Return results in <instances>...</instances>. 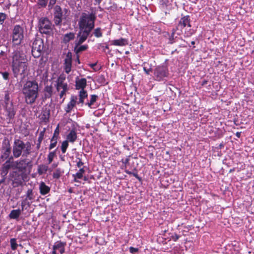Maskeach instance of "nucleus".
I'll use <instances>...</instances> for the list:
<instances>
[{
  "instance_id": "f257e3e1",
  "label": "nucleus",
  "mask_w": 254,
  "mask_h": 254,
  "mask_svg": "<svg viewBox=\"0 0 254 254\" xmlns=\"http://www.w3.org/2000/svg\"><path fill=\"white\" fill-rule=\"evenodd\" d=\"M96 16L93 13H82L79 22V31L77 34L78 44L83 43L94 27Z\"/></svg>"
},
{
  "instance_id": "f03ea898",
  "label": "nucleus",
  "mask_w": 254,
  "mask_h": 254,
  "mask_svg": "<svg viewBox=\"0 0 254 254\" xmlns=\"http://www.w3.org/2000/svg\"><path fill=\"white\" fill-rule=\"evenodd\" d=\"M25 102L29 105L34 104L38 97V84L35 80L27 81L22 89Z\"/></svg>"
},
{
  "instance_id": "7ed1b4c3",
  "label": "nucleus",
  "mask_w": 254,
  "mask_h": 254,
  "mask_svg": "<svg viewBox=\"0 0 254 254\" xmlns=\"http://www.w3.org/2000/svg\"><path fill=\"white\" fill-rule=\"evenodd\" d=\"M169 75L168 67L167 65L163 64L158 65L154 69V77L157 81H163L165 78Z\"/></svg>"
},
{
  "instance_id": "20e7f679",
  "label": "nucleus",
  "mask_w": 254,
  "mask_h": 254,
  "mask_svg": "<svg viewBox=\"0 0 254 254\" xmlns=\"http://www.w3.org/2000/svg\"><path fill=\"white\" fill-rule=\"evenodd\" d=\"M11 37L13 45H20L24 38L23 28L19 25H15L12 30Z\"/></svg>"
},
{
  "instance_id": "39448f33",
  "label": "nucleus",
  "mask_w": 254,
  "mask_h": 254,
  "mask_svg": "<svg viewBox=\"0 0 254 254\" xmlns=\"http://www.w3.org/2000/svg\"><path fill=\"white\" fill-rule=\"evenodd\" d=\"M44 43L43 41L41 38L36 39L32 44V54L35 58L40 57L43 52Z\"/></svg>"
},
{
  "instance_id": "423d86ee",
  "label": "nucleus",
  "mask_w": 254,
  "mask_h": 254,
  "mask_svg": "<svg viewBox=\"0 0 254 254\" xmlns=\"http://www.w3.org/2000/svg\"><path fill=\"white\" fill-rule=\"evenodd\" d=\"M12 71L14 77H16L18 75H22L25 73L27 69V64L26 62L12 63Z\"/></svg>"
},
{
  "instance_id": "0eeeda50",
  "label": "nucleus",
  "mask_w": 254,
  "mask_h": 254,
  "mask_svg": "<svg viewBox=\"0 0 254 254\" xmlns=\"http://www.w3.org/2000/svg\"><path fill=\"white\" fill-rule=\"evenodd\" d=\"M25 148V144L23 141L19 139H15L12 148L13 158H17L19 157Z\"/></svg>"
},
{
  "instance_id": "6e6552de",
  "label": "nucleus",
  "mask_w": 254,
  "mask_h": 254,
  "mask_svg": "<svg viewBox=\"0 0 254 254\" xmlns=\"http://www.w3.org/2000/svg\"><path fill=\"white\" fill-rule=\"evenodd\" d=\"M52 23L47 18H42L39 20V29L41 33L49 34L52 31Z\"/></svg>"
},
{
  "instance_id": "1a4fd4ad",
  "label": "nucleus",
  "mask_w": 254,
  "mask_h": 254,
  "mask_svg": "<svg viewBox=\"0 0 254 254\" xmlns=\"http://www.w3.org/2000/svg\"><path fill=\"white\" fill-rule=\"evenodd\" d=\"M54 21L56 25L61 24L62 21L63 12L61 7L59 5H56L54 8Z\"/></svg>"
},
{
  "instance_id": "9d476101",
  "label": "nucleus",
  "mask_w": 254,
  "mask_h": 254,
  "mask_svg": "<svg viewBox=\"0 0 254 254\" xmlns=\"http://www.w3.org/2000/svg\"><path fill=\"white\" fill-rule=\"evenodd\" d=\"M13 157L11 156L6 160L2 165L0 175L1 176H6L9 170L12 168V165Z\"/></svg>"
},
{
  "instance_id": "9b49d317",
  "label": "nucleus",
  "mask_w": 254,
  "mask_h": 254,
  "mask_svg": "<svg viewBox=\"0 0 254 254\" xmlns=\"http://www.w3.org/2000/svg\"><path fill=\"white\" fill-rule=\"evenodd\" d=\"M64 69L66 73H69L71 71V64H72V54L71 52H68L64 59Z\"/></svg>"
},
{
  "instance_id": "f8f14e48",
  "label": "nucleus",
  "mask_w": 254,
  "mask_h": 254,
  "mask_svg": "<svg viewBox=\"0 0 254 254\" xmlns=\"http://www.w3.org/2000/svg\"><path fill=\"white\" fill-rule=\"evenodd\" d=\"M17 168L19 170H25L27 166H31V162L28 159L24 158L21 159L15 162Z\"/></svg>"
},
{
  "instance_id": "ddd939ff",
  "label": "nucleus",
  "mask_w": 254,
  "mask_h": 254,
  "mask_svg": "<svg viewBox=\"0 0 254 254\" xmlns=\"http://www.w3.org/2000/svg\"><path fill=\"white\" fill-rule=\"evenodd\" d=\"M65 244L61 242H56L53 247V254H63L64 251Z\"/></svg>"
},
{
  "instance_id": "4468645a",
  "label": "nucleus",
  "mask_w": 254,
  "mask_h": 254,
  "mask_svg": "<svg viewBox=\"0 0 254 254\" xmlns=\"http://www.w3.org/2000/svg\"><path fill=\"white\" fill-rule=\"evenodd\" d=\"M186 26H188L189 27H191L190 18L189 15L185 16L180 19L178 24L177 28H180L181 29H183Z\"/></svg>"
},
{
  "instance_id": "2eb2a0df",
  "label": "nucleus",
  "mask_w": 254,
  "mask_h": 254,
  "mask_svg": "<svg viewBox=\"0 0 254 254\" xmlns=\"http://www.w3.org/2000/svg\"><path fill=\"white\" fill-rule=\"evenodd\" d=\"M5 108L7 113V116L8 118L10 119L13 118L15 116V111L12 102H6Z\"/></svg>"
},
{
  "instance_id": "dca6fc26",
  "label": "nucleus",
  "mask_w": 254,
  "mask_h": 254,
  "mask_svg": "<svg viewBox=\"0 0 254 254\" xmlns=\"http://www.w3.org/2000/svg\"><path fill=\"white\" fill-rule=\"evenodd\" d=\"M25 55L19 51H15L13 53L12 63L25 62Z\"/></svg>"
},
{
  "instance_id": "f3484780",
  "label": "nucleus",
  "mask_w": 254,
  "mask_h": 254,
  "mask_svg": "<svg viewBox=\"0 0 254 254\" xmlns=\"http://www.w3.org/2000/svg\"><path fill=\"white\" fill-rule=\"evenodd\" d=\"M87 85L86 79L84 78H79L77 77L75 79V88L77 90H84Z\"/></svg>"
},
{
  "instance_id": "a211bd4d",
  "label": "nucleus",
  "mask_w": 254,
  "mask_h": 254,
  "mask_svg": "<svg viewBox=\"0 0 254 254\" xmlns=\"http://www.w3.org/2000/svg\"><path fill=\"white\" fill-rule=\"evenodd\" d=\"M76 103L78 104L77 97L76 96H72L70 98V102L67 104L66 107L65 108L66 113H68L70 112L75 107Z\"/></svg>"
},
{
  "instance_id": "6ab92c4d",
  "label": "nucleus",
  "mask_w": 254,
  "mask_h": 254,
  "mask_svg": "<svg viewBox=\"0 0 254 254\" xmlns=\"http://www.w3.org/2000/svg\"><path fill=\"white\" fill-rule=\"evenodd\" d=\"M77 139V134L74 129H71L66 136V140L73 143Z\"/></svg>"
},
{
  "instance_id": "aec40b11",
  "label": "nucleus",
  "mask_w": 254,
  "mask_h": 254,
  "mask_svg": "<svg viewBox=\"0 0 254 254\" xmlns=\"http://www.w3.org/2000/svg\"><path fill=\"white\" fill-rule=\"evenodd\" d=\"M78 40L76 41L75 46L74 47V51L76 54L80 53L82 51L86 50L88 48V45H84L80 46L81 44H78Z\"/></svg>"
},
{
  "instance_id": "412c9836",
  "label": "nucleus",
  "mask_w": 254,
  "mask_h": 254,
  "mask_svg": "<svg viewBox=\"0 0 254 254\" xmlns=\"http://www.w3.org/2000/svg\"><path fill=\"white\" fill-rule=\"evenodd\" d=\"M39 190L41 194L45 195L50 191V188L42 182L40 184Z\"/></svg>"
},
{
  "instance_id": "4be33fe9",
  "label": "nucleus",
  "mask_w": 254,
  "mask_h": 254,
  "mask_svg": "<svg viewBox=\"0 0 254 254\" xmlns=\"http://www.w3.org/2000/svg\"><path fill=\"white\" fill-rule=\"evenodd\" d=\"M88 97V94L86 91L85 90H81L79 94V101L78 104H83L84 102V99H86Z\"/></svg>"
},
{
  "instance_id": "5701e85b",
  "label": "nucleus",
  "mask_w": 254,
  "mask_h": 254,
  "mask_svg": "<svg viewBox=\"0 0 254 254\" xmlns=\"http://www.w3.org/2000/svg\"><path fill=\"white\" fill-rule=\"evenodd\" d=\"M21 210L20 209H14L11 211L9 214V217L10 219H17L21 214Z\"/></svg>"
},
{
  "instance_id": "b1692460",
  "label": "nucleus",
  "mask_w": 254,
  "mask_h": 254,
  "mask_svg": "<svg viewBox=\"0 0 254 254\" xmlns=\"http://www.w3.org/2000/svg\"><path fill=\"white\" fill-rule=\"evenodd\" d=\"M48 170V166L45 164H41L38 166L37 172L39 175L45 174Z\"/></svg>"
},
{
  "instance_id": "393cba45",
  "label": "nucleus",
  "mask_w": 254,
  "mask_h": 254,
  "mask_svg": "<svg viewBox=\"0 0 254 254\" xmlns=\"http://www.w3.org/2000/svg\"><path fill=\"white\" fill-rule=\"evenodd\" d=\"M127 43L126 39L121 38L120 39L114 40L111 41V44L116 46H125Z\"/></svg>"
},
{
  "instance_id": "a878e982",
  "label": "nucleus",
  "mask_w": 254,
  "mask_h": 254,
  "mask_svg": "<svg viewBox=\"0 0 254 254\" xmlns=\"http://www.w3.org/2000/svg\"><path fill=\"white\" fill-rule=\"evenodd\" d=\"M45 96L46 98H50L53 95V88L52 86H46L44 88Z\"/></svg>"
},
{
  "instance_id": "bb28decb",
  "label": "nucleus",
  "mask_w": 254,
  "mask_h": 254,
  "mask_svg": "<svg viewBox=\"0 0 254 254\" xmlns=\"http://www.w3.org/2000/svg\"><path fill=\"white\" fill-rule=\"evenodd\" d=\"M74 38V34L73 33H67L64 35V38H63V41L64 43H67L71 40L73 39Z\"/></svg>"
},
{
  "instance_id": "cd10ccee",
  "label": "nucleus",
  "mask_w": 254,
  "mask_h": 254,
  "mask_svg": "<svg viewBox=\"0 0 254 254\" xmlns=\"http://www.w3.org/2000/svg\"><path fill=\"white\" fill-rule=\"evenodd\" d=\"M3 150L4 152L2 157L5 158V159L8 158L11 153V147L10 145L8 144L7 146L3 148Z\"/></svg>"
},
{
  "instance_id": "c85d7f7f",
  "label": "nucleus",
  "mask_w": 254,
  "mask_h": 254,
  "mask_svg": "<svg viewBox=\"0 0 254 254\" xmlns=\"http://www.w3.org/2000/svg\"><path fill=\"white\" fill-rule=\"evenodd\" d=\"M31 146L29 143L25 144V148L23 150V153L22 156L27 157L30 153Z\"/></svg>"
},
{
  "instance_id": "c756f323",
  "label": "nucleus",
  "mask_w": 254,
  "mask_h": 254,
  "mask_svg": "<svg viewBox=\"0 0 254 254\" xmlns=\"http://www.w3.org/2000/svg\"><path fill=\"white\" fill-rule=\"evenodd\" d=\"M64 80L65 77L63 75H60L57 80L56 86L67 84V83L64 82Z\"/></svg>"
},
{
  "instance_id": "7c9ffc66",
  "label": "nucleus",
  "mask_w": 254,
  "mask_h": 254,
  "mask_svg": "<svg viewBox=\"0 0 254 254\" xmlns=\"http://www.w3.org/2000/svg\"><path fill=\"white\" fill-rule=\"evenodd\" d=\"M93 34L97 38H100L102 36V31L101 28L98 27L94 29Z\"/></svg>"
},
{
  "instance_id": "2f4dec72",
  "label": "nucleus",
  "mask_w": 254,
  "mask_h": 254,
  "mask_svg": "<svg viewBox=\"0 0 254 254\" xmlns=\"http://www.w3.org/2000/svg\"><path fill=\"white\" fill-rule=\"evenodd\" d=\"M98 98V96L96 95H92L91 96V99L89 102H88L86 104L89 107H91V106L96 101Z\"/></svg>"
},
{
  "instance_id": "473e14b6",
  "label": "nucleus",
  "mask_w": 254,
  "mask_h": 254,
  "mask_svg": "<svg viewBox=\"0 0 254 254\" xmlns=\"http://www.w3.org/2000/svg\"><path fill=\"white\" fill-rule=\"evenodd\" d=\"M34 199L33 191L31 189H29L26 192V200H33Z\"/></svg>"
},
{
  "instance_id": "72a5a7b5",
  "label": "nucleus",
  "mask_w": 254,
  "mask_h": 254,
  "mask_svg": "<svg viewBox=\"0 0 254 254\" xmlns=\"http://www.w3.org/2000/svg\"><path fill=\"white\" fill-rule=\"evenodd\" d=\"M67 140H64L62 142L61 146L62 151L63 153L66 152V149L68 146V143Z\"/></svg>"
},
{
  "instance_id": "f704fd0d",
  "label": "nucleus",
  "mask_w": 254,
  "mask_h": 254,
  "mask_svg": "<svg viewBox=\"0 0 254 254\" xmlns=\"http://www.w3.org/2000/svg\"><path fill=\"white\" fill-rule=\"evenodd\" d=\"M10 246L11 249L12 250H15L17 249V244L16 243V240L15 238H12L10 239Z\"/></svg>"
},
{
  "instance_id": "c9c22d12",
  "label": "nucleus",
  "mask_w": 254,
  "mask_h": 254,
  "mask_svg": "<svg viewBox=\"0 0 254 254\" xmlns=\"http://www.w3.org/2000/svg\"><path fill=\"white\" fill-rule=\"evenodd\" d=\"M176 32L175 29H173L171 35L169 36V42L168 43L170 44H172L175 42V33Z\"/></svg>"
},
{
  "instance_id": "e433bc0d",
  "label": "nucleus",
  "mask_w": 254,
  "mask_h": 254,
  "mask_svg": "<svg viewBox=\"0 0 254 254\" xmlns=\"http://www.w3.org/2000/svg\"><path fill=\"white\" fill-rule=\"evenodd\" d=\"M62 174V172L61 169L58 168L55 170V171L53 173V178L54 179H59L61 177Z\"/></svg>"
},
{
  "instance_id": "4c0bfd02",
  "label": "nucleus",
  "mask_w": 254,
  "mask_h": 254,
  "mask_svg": "<svg viewBox=\"0 0 254 254\" xmlns=\"http://www.w3.org/2000/svg\"><path fill=\"white\" fill-rule=\"evenodd\" d=\"M59 134V127L58 125L54 131V135L51 139V141H54V140L55 139V138H56V140H57Z\"/></svg>"
},
{
  "instance_id": "58836bf2",
  "label": "nucleus",
  "mask_w": 254,
  "mask_h": 254,
  "mask_svg": "<svg viewBox=\"0 0 254 254\" xmlns=\"http://www.w3.org/2000/svg\"><path fill=\"white\" fill-rule=\"evenodd\" d=\"M85 172L84 168H81L79 169L78 172L75 175L76 177L78 179H81L83 177V174Z\"/></svg>"
},
{
  "instance_id": "ea45409f",
  "label": "nucleus",
  "mask_w": 254,
  "mask_h": 254,
  "mask_svg": "<svg viewBox=\"0 0 254 254\" xmlns=\"http://www.w3.org/2000/svg\"><path fill=\"white\" fill-rule=\"evenodd\" d=\"M55 155V152H50L48 156V159L49 161V163H51L54 159V157Z\"/></svg>"
},
{
  "instance_id": "a19ab883",
  "label": "nucleus",
  "mask_w": 254,
  "mask_h": 254,
  "mask_svg": "<svg viewBox=\"0 0 254 254\" xmlns=\"http://www.w3.org/2000/svg\"><path fill=\"white\" fill-rule=\"evenodd\" d=\"M57 90L60 92L61 90H68L67 84L56 86Z\"/></svg>"
},
{
  "instance_id": "79ce46f5",
  "label": "nucleus",
  "mask_w": 254,
  "mask_h": 254,
  "mask_svg": "<svg viewBox=\"0 0 254 254\" xmlns=\"http://www.w3.org/2000/svg\"><path fill=\"white\" fill-rule=\"evenodd\" d=\"M48 0H37L38 3L42 7H45L48 3Z\"/></svg>"
},
{
  "instance_id": "37998d69",
  "label": "nucleus",
  "mask_w": 254,
  "mask_h": 254,
  "mask_svg": "<svg viewBox=\"0 0 254 254\" xmlns=\"http://www.w3.org/2000/svg\"><path fill=\"white\" fill-rule=\"evenodd\" d=\"M194 34V32L192 30L190 29V30L188 31H185L184 33L185 37H190L191 35H192Z\"/></svg>"
},
{
  "instance_id": "c03bdc74",
  "label": "nucleus",
  "mask_w": 254,
  "mask_h": 254,
  "mask_svg": "<svg viewBox=\"0 0 254 254\" xmlns=\"http://www.w3.org/2000/svg\"><path fill=\"white\" fill-rule=\"evenodd\" d=\"M129 250L130 253L133 254H135L136 253H137L139 251V249L137 248H134L132 247H130L129 248Z\"/></svg>"
},
{
  "instance_id": "a18cd8bd",
  "label": "nucleus",
  "mask_w": 254,
  "mask_h": 254,
  "mask_svg": "<svg viewBox=\"0 0 254 254\" xmlns=\"http://www.w3.org/2000/svg\"><path fill=\"white\" fill-rule=\"evenodd\" d=\"M45 133V129L43 131H42L40 132L38 138V141L40 142V143H41L42 140L43 139L44 135Z\"/></svg>"
},
{
  "instance_id": "49530a36",
  "label": "nucleus",
  "mask_w": 254,
  "mask_h": 254,
  "mask_svg": "<svg viewBox=\"0 0 254 254\" xmlns=\"http://www.w3.org/2000/svg\"><path fill=\"white\" fill-rule=\"evenodd\" d=\"M127 173H128V174H129V175H132L133 176H134L138 180H139V181H141V178H140L138 176L137 172H129V171H128Z\"/></svg>"
},
{
  "instance_id": "de8ad7c7",
  "label": "nucleus",
  "mask_w": 254,
  "mask_h": 254,
  "mask_svg": "<svg viewBox=\"0 0 254 254\" xmlns=\"http://www.w3.org/2000/svg\"><path fill=\"white\" fill-rule=\"evenodd\" d=\"M57 0H50L49 4L48 5L49 9L52 8L54 5L56 3Z\"/></svg>"
},
{
  "instance_id": "09e8293b",
  "label": "nucleus",
  "mask_w": 254,
  "mask_h": 254,
  "mask_svg": "<svg viewBox=\"0 0 254 254\" xmlns=\"http://www.w3.org/2000/svg\"><path fill=\"white\" fill-rule=\"evenodd\" d=\"M6 18L5 15L4 13H0V24H2Z\"/></svg>"
},
{
  "instance_id": "8fccbe9b",
  "label": "nucleus",
  "mask_w": 254,
  "mask_h": 254,
  "mask_svg": "<svg viewBox=\"0 0 254 254\" xmlns=\"http://www.w3.org/2000/svg\"><path fill=\"white\" fill-rule=\"evenodd\" d=\"M51 142H52V143L50 144V146H49L50 149H52L56 146L57 143V140H56V138H55V139L54 140V141H51Z\"/></svg>"
},
{
  "instance_id": "3c124183",
  "label": "nucleus",
  "mask_w": 254,
  "mask_h": 254,
  "mask_svg": "<svg viewBox=\"0 0 254 254\" xmlns=\"http://www.w3.org/2000/svg\"><path fill=\"white\" fill-rule=\"evenodd\" d=\"M6 102H10L9 101V95L8 92L5 93L4 95V103L6 105Z\"/></svg>"
},
{
  "instance_id": "603ef678",
  "label": "nucleus",
  "mask_w": 254,
  "mask_h": 254,
  "mask_svg": "<svg viewBox=\"0 0 254 254\" xmlns=\"http://www.w3.org/2000/svg\"><path fill=\"white\" fill-rule=\"evenodd\" d=\"M180 237L179 235L177 234H175L174 235L172 236L171 238L174 242H176L180 238Z\"/></svg>"
},
{
  "instance_id": "864d4df0",
  "label": "nucleus",
  "mask_w": 254,
  "mask_h": 254,
  "mask_svg": "<svg viewBox=\"0 0 254 254\" xmlns=\"http://www.w3.org/2000/svg\"><path fill=\"white\" fill-rule=\"evenodd\" d=\"M143 70L147 75H149L150 72L152 71L151 68H147L145 66H143Z\"/></svg>"
},
{
  "instance_id": "5fc2aeb1",
  "label": "nucleus",
  "mask_w": 254,
  "mask_h": 254,
  "mask_svg": "<svg viewBox=\"0 0 254 254\" xmlns=\"http://www.w3.org/2000/svg\"><path fill=\"white\" fill-rule=\"evenodd\" d=\"M26 199L22 201V202H21V207H22V209H20L21 210V212L22 211H23L24 210V206H25V205L26 204ZM27 204H28V205H30V203L29 202H27Z\"/></svg>"
},
{
  "instance_id": "6e6d98bb",
  "label": "nucleus",
  "mask_w": 254,
  "mask_h": 254,
  "mask_svg": "<svg viewBox=\"0 0 254 254\" xmlns=\"http://www.w3.org/2000/svg\"><path fill=\"white\" fill-rule=\"evenodd\" d=\"M2 75L3 78L5 80H7L8 79L9 73L7 72H2Z\"/></svg>"
},
{
  "instance_id": "4d7b16f0",
  "label": "nucleus",
  "mask_w": 254,
  "mask_h": 254,
  "mask_svg": "<svg viewBox=\"0 0 254 254\" xmlns=\"http://www.w3.org/2000/svg\"><path fill=\"white\" fill-rule=\"evenodd\" d=\"M68 90H62L61 91H60V97L61 98H62L64 95H65V93Z\"/></svg>"
},
{
  "instance_id": "13d9d810",
  "label": "nucleus",
  "mask_w": 254,
  "mask_h": 254,
  "mask_svg": "<svg viewBox=\"0 0 254 254\" xmlns=\"http://www.w3.org/2000/svg\"><path fill=\"white\" fill-rule=\"evenodd\" d=\"M99 48H101L103 49V50L105 52V49H109V47L107 45L106 46H104V45H100Z\"/></svg>"
},
{
  "instance_id": "bf43d9fd",
  "label": "nucleus",
  "mask_w": 254,
  "mask_h": 254,
  "mask_svg": "<svg viewBox=\"0 0 254 254\" xmlns=\"http://www.w3.org/2000/svg\"><path fill=\"white\" fill-rule=\"evenodd\" d=\"M83 165V163L79 159V161L77 163V166L78 168L81 167Z\"/></svg>"
},
{
  "instance_id": "052dcab7",
  "label": "nucleus",
  "mask_w": 254,
  "mask_h": 254,
  "mask_svg": "<svg viewBox=\"0 0 254 254\" xmlns=\"http://www.w3.org/2000/svg\"><path fill=\"white\" fill-rule=\"evenodd\" d=\"M1 179L0 180V184L1 185V184L3 183L5 181V179H6V176H1Z\"/></svg>"
},
{
  "instance_id": "680f3d73",
  "label": "nucleus",
  "mask_w": 254,
  "mask_h": 254,
  "mask_svg": "<svg viewBox=\"0 0 254 254\" xmlns=\"http://www.w3.org/2000/svg\"><path fill=\"white\" fill-rule=\"evenodd\" d=\"M208 82V81L207 80H203L201 83V86H204L205 85H206Z\"/></svg>"
},
{
  "instance_id": "e2e57ef3",
  "label": "nucleus",
  "mask_w": 254,
  "mask_h": 254,
  "mask_svg": "<svg viewBox=\"0 0 254 254\" xmlns=\"http://www.w3.org/2000/svg\"><path fill=\"white\" fill-rule=\"evenodd\" d=\"M241 132H237L236 133V136L238 137V138H240V136H241Z\"/></svg>"
},
{
  "instance_id": "0e129e2a",
  "label": "nucleus",
  "mask_w": 254,
  "mask_h": 254,
  "mask_svg": "<svg viewBox=\"0 0 254 254\" xmlns=\"http://www.w3.org/2000/svg\"><path fill=\"white\" fill-rule=\"evenodd\" d=\"M73 177H74V182H78V181H77V177H76L75 175H73Z\"/></svg>"
},
{
  "instance_id": "69168bd1",
  "label": "nucleus",
  "mask_w": 254,
  "mask_h": 254,
  "mask_svg": "<svg viewBox=\"0 0 254 254\" xmlns=\"http://www.w3.org/2000/svg\"><path fill=\"white\" fill-rule=\"evenodd\" d=\"M40 144H41V143H40V142H38V143H37V147L38 148H39L40 146Z\"/></svg>"
},
{
  "instance_id": "338daca9",
  "label": "nucleus",
  "mask_w": 254,
  "mask_h": 254,
  "mask_svg": "<svg viewBox=\"0 0 254 254\" xmlns=\"http://www.w3.org/2000/svg\"><path fill=\"white\" fill-rule=\"evenodd\" d=\"M96 65V64H91V66L92 67H93L94 66H95Z\"/></svg>"
},
{
  "instance_id": "774afa93",
  "label": "nucleus",
  "mask_w": 254,
  "mask_h": 254,
  "mask_svg": "<svg viewBox=\"0 0 254 254\" xmlns=\"http://www.w3.org/2000/svg\"><path fill=\"white\" fill-rule=\"evenodd\" d=\"M5 0H0V4L3 3Z\"/></svg>"
}]
</instances>
